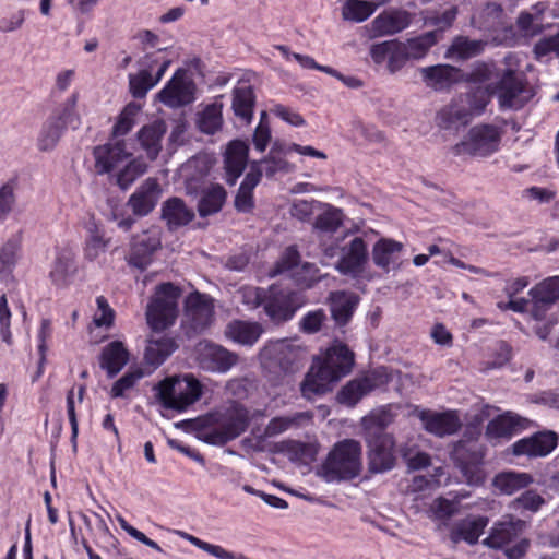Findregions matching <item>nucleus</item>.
Listing matches in <instances>:
<instances>
[{"label":"nucleus","mask_w":559,"mask_h":559,"mask_svg":"<svg viewBox=\"0 0 559 559\" xmlns=\"http://www.w3.org/2000/svg\"><path fill=\"white\" fill-rule=\"evenodd\" d=\"M354 366V353L342 343L333 344L322 360H318L301 384L302 396L311 400L331 390V385L348 374Z\"/></svg>","instance_id":"1"},{"label":"nucleus","mask_w":559,"mask_h":559,"mask_svg":"<svg viewBox=\"0 0 559 559\" xmlns=\"http://www.w3.org/2000/svg\"><path fill=\"white\" fill-rule=\"evenodd\" d=\"M205 427L199 431V439L212 445H224L242 435L249 424V411L237 403L209 414Z\"/></svg>","instance_id":"2"},{"label":"nucleus","mask_w":559,"mask_h":559,"mask_svg":"<svg viewBox=\"0 0 559 559\" xmlns=\"http://www.w3.org/2000/svg\"><path fill=\"white\" fill-rule=\"evenodd\" d=\"M366 443L368 448V469L371 474L391 471L395 465V440L384 431L386 421L382 416H371L365 419Z\"/></svg>","instance_id":"3"},{"label":"nucleus","mask_w":559,"mask_h":559,"mask_svg":"<svg viewBox=\"0 0 559 559\" xmlns=\"http://www.w3.org/2000/svg\"><path fill=\"white\" fill-rule=\"evenodd\" d=\"M362 468L361 445L354 439L337 442L322 465L326 481L349 480L357 477Z\"/></svg>","instance_id":"4"},{"label":"nucleus","mask_w":559,"mask_h":559,"mask_svg":"<svg viewBox=\"0 0 559 559\" xmlns=\"http://www.w3.org/2000/svg\"><path fill=\"white\" fill-rule=\"evenodd\" d=\"M156 397L167 409L186 411L202 395V384L191 373L162 380L155 388Z\"/></svg>","instance_id":"5"},{"label":"nucleus","mask_w":559,"mask_h":559,"mask_svg":"<svg viewBox=\"0 0 559 559\" xmlns=\"http://www.w3.org/2000/svg\"><path fill=\"white\" fill-rule=\"evenodd\" d=\"M524 525V521L512 515L503 516L492 525L483 545L491 549H503L508 559H521L528 550V539L521 538L512 546L509 545L519 538Z\"/></svg>","instance_id":"6"},{"label":"nucleus","mask_w":559,"mask_h":559,"mask_svg":"<svg viewBox=\"0 0 559 559\" xmlns=\"http://www.w3.org/2000/svg\"><path fill=\"white\" fill-rule=\"evenodd\" d=\"M181 296L179 286L167 282L155 288V294L146 308V321L154 332L171 326L178 317V300Z\"/></svg>","instance_id":"7"},{"label":"nucleus","mask_w":559,"mask_h":559,"mask_svg":"<svg viewBox=\"0 0 559 559\" xmlns=\"http://www.w3.org/2000/svg\"><path fill=\"white\" fill-rule=\"evenodd\" d=\"M305 304L306 298L300 290L272 284L266 288L264 312L272 322L278 324L289 321Z\"/></svg>","instance_id":"8"},{"label":"nucleus","mask_w":559,"mask_h":559,"mask_svg":"<svg viewBox=\"0 0 559 559\" xmlns=\"http://www.w3.org/2000/svg\"><path fill=\"white\" fill-rule=\"evenodd\" d=\"M501 131L492 124H478L469 129L465 139L452 147L455 156L471 155L487 157L498 151Z\"/></svg>","instance_id":"9"},{"label":"nucleus","mask_w":559,"mask_h":559,"mask_svg":"<svg viewBox=\"0 0 559 559\" xmlns=\"http://www.w3.org/2000/svg\"><path fill=\"white\" fill-rule=\"evenodd\" d=\"M495 92L501 109L519 110L532 97L525 75L512 69L503 71L496 84Z\"/></svg>","instance_id":"10"},{"label":"nucleus","mask_w":559,"mask_h":559,"mask_svg":"<svg viewBox=\"0 0 559 559\" xmlns=\"http://www.w3.org/2000/svg\"><path fill=\"white\" fill-rule=\"evenodd\" d=\"M195 84L187 69L179 68L158 92L157 98L169 108H180L194 100Z\"/></svg>","instance_id":"11"},{"label":"nucleus","mask_w":559,"mask_h":559,"mask_svg":"<svg viewBox=\"0 0 559 559\" xmlns=\"http://www.w3.org/2000/svg\"><path fill=\"white\" fill-rule=\"evenodd\" d=\"M160 246V231L156 227H151L132 236L130 252L127 258L129 265L144 271L151 264L153 254Z\"/></svg>","instance_id":"12"},{"label":"nucleus","mask_w":559,"mask_h":559,"mask_svg":"<svg viewBox=\"0 0 559 559\" xmlns=\"http://www.w3.org/2000/svg\"><path fill=\"white\" fill-rule=\"evenodd\" d=\"M557 444L558 435L552 430H543L515 441L512 444V453L515 456L528 459L545 457L555 450Z\"/></svg>","instance_id":"13"},{"label":"nucleus","mask_w":559,"mask_h":559,"mask_svg":"<svg viewBox=\"0 0 559 559\" xmlns=\"http://www.w3.org/2000/svg\"><path fill=\"white\" fill-rule=\"evenodd\" d=\"M197 361L199 367L211 372H227L238 361V356L214 343H200Z\"/></svg>","instance_id":"14"},{"label":"nucleus","mask_w":559,"mask_h":559,"mask_svg":"<svg viewBox=\"0 0 559 559\" xmlns=\"http://www.w3.org/2000/svg\"><path fill=\"white\" fill-rule=\"evenodd\" d=\"M531 316L536 321H544L548 310L559 300V276H550L532 287Z\"/></svg>","instance_id":"15"},{"label":"nucleus","mask_w":559,"mask_h":559,"mask_svg":"<svg viewBox=\"0 0 559 559\" xmlns=\"http://www.w3.org/2000/svg\"><path fill=\"white\" fill-rule=\"evenodd\" d=\"M412 13L405 10H385L376 16L367 27L369 38L395 35L412 23Z\"/></svg>","instance_id":"16"},{"label":"nucleus","mask_w":559,"mask_h":559,"mask_svg":"<svg viewBox=\"0 0 559 559\" xmlns=\"http://www.w3.org/2000/svg\"><path fill=\"white\" fill-rule=\"evenodd\" d=\"M367 262V245L361 237H355L342 248V255L337 261L336 270L341 274L356 278L362 274Z\"/></svg>","instance_id":"17"},{"label":"nucleus","mask_w":559,"mask_h":559,"mask_svg":"<svg viewBox=\"0 0 559 559\" xmlns=\"http://www.w3.org/2000/svg\"><path fill=\"white\" fill-rule=\"evenodd\" d=\"M452 459L467 478L468 483L478 481L479 476L474 479V469L481 463L484 452L477 440H459L452 450Z\"/></svg>","instance_id":"18"},{"label":"nucleus","mask_w":559,"mask_h":559,"mask_svg":"<svg viewBox=\"0 0 559 559\" xmlns=\"http://www.w3.org/2000/svg\"><path fill=\"white\" fill-rule=\"evenodd\" d=\"M95 169L99 175L109 174L131 156L123 141L109 142L94 147Z\"/></svg>","instance_id":"19"},{"label":"nucleus","mask_w":559,"mask_h":559,"mask_svg":"<svg viewBox=\"0 0 559 559\" xmlns=\"http://www.w3.org/2000/svg\"><path fill=\"white\" fill-rule=\"evenodd\" d=\"M404 245L391 238H381L372 247L373 264L384 273L396 271L402 266Z\"/></svg>","instance_id":"20"},{"label":"nucleus","mask_w":559,"mask_h":559,"mask_svg":"<svg viewBox=\"0 0 559 559\" xmlns=\"http://www.w3.org/2000/svg\"><path fill=\"white\" fill-rule=\"evenodd\" d=\"M421 79L427 87L435 91H445L452 85L462 82L464 72L450 64H436L420 68Z\"/></svg>","instance_id":"21"},{"label":"nucleus","mask_w":559,"mask_h":559,"mask_svg":"<svg viewBox=\"0 0 559 559\" xmlns=\"http://www.w3.org/2000/svg\"><path fill=\"white\" fill-rule=\"evenodd\" d=\"M214 316L211 299L199 292L190 294L186 299V317L195 332H201L210 325Z\"/></svg>","instance_id":"22"},{"label":"nucleus","mask_w":559,"mask_h":559,"mask_svg":"<svg viewBox=\"0 0 559 559\" xmlns=\"http://www.w3.org/2000/svg\"><path fill=\"white\" fill-rule=\"evenodd\" d=\"M160 187L155 178L145 179L130 195L128 206L136 216L148 215L156 206L160 197Z\"/></svg>","instance_id":"23"},{"label":"nucleus","mask_w":559,"mask_h":559,"mask_svg":"<svg viewBox=\"0 0 559 559\" xmlns=\"http://www.w3.org/2000/svg\"><path fill=\"white\" fill-rule=\"evenodd\" d=\"M419 419L426 431L437 437L453 435L459 431L462 424L455 411L431 412L423 411Z\"/></svg>","instance_id":"24"},{"label":"nucleus","mask_w":559,"mask_h":559,"mask_svg":"<svg viewBox=\"0 0 559 559\" xmlns=\"http://www.w3.org/2000/svg\"><path fill=\"white\" fill-rule=\"evenodd\" d=\"M249 146L246 142L234 140L229 142L224 154L225 180L234 186L242 175L248 164Z\"/></svg>","instance_id":"25"},{"label":"nucleus","mask_w":559,"mask_h":559,"mask_svg":"<svg viewBox=\"0 0 559 559\" xmlns=\"http://www.w3.org/2000/svg\"><path fill=\"white\" fill-rule=\"evenodd\" d=\"M76 270L74 251L69 247L58 248L49 272L52 284L57 287L68 286L73 280Z\"/></svg>","instance_id":"26"},{"label":"nucleus","mask_w":559,"mask_h":559,"mask_svg":"<svg viewBox=\"0 0 559 559\" xmlns=\"http://www.w3.org/2000/svg\"><path fill=\"white\" fill-rule=\"evenodd\" d=\"M381 381L377 372L366 377L354 379L344 385L337 393L340 404L355 406L365 395L380 385Z\"/></svg>","instance_id":"27"},{"label":"nucleus","mask_w":559,"mask_h":559,"mask_svg":"<svg viewBox=\"0 0 559 559\" xmlns=\"http://www.w3.org/2000/svg\"><path fill=\"white\" fill-rule=\"evenodd\" d=\"M328 301L335 324L344 326L350 321L359 304V297L352 292L336 290L330 293Z\"/></svg>","instance_id":"28"},{"label":"nucleus","mask_w":559,"mask_h":559,"mask_svg":"<svg viewBox=\"0 0 559 559\" xmlns=\"http://www.w3.org/2000/svg\"><path fill=\"white\" fill-rule=\"evenodd\" d=\"M262 171L258 163H250V168L245 176L235 197L234 205L238 212L249 213L254 207L253 190L260 183Z\"/></svg>","instance_id":"29"},{"label":"nucleus","mask_w":559,"mask_h":559,"mask_svg":"<svg viewBox=\"0 0 559 559\" xmlns=\"http://www.w3.org/2000/svg\"><path fill=\"white\" fill-rule=\"evenodd\" d=\"M231 96L234 115L245 124L251 123L257 100L253 87L248 83L239 82L233 90Z\"/></svg>","instance_id":"30"},{"label":"nucleus","mask_w":559,"mask_h":559,"mask_svg":"<svg viewBox=\"0 0 559 559\" xmlns=\"http://www.w3.org/2000/svg\"><path fill=\"white\" fill-rule=\"evenodd\" d=\"M530 420L518 414L507 412L490 420L486 432L493 438H511L513 435L526 429Z\"/></svg>","instance_id":"31"},{"label":"nucleus","mask_w":559,"mask_h":559,"mask_svg":"<svg viewBox=\"0 0 559 559\" xmlns=\"http://www.w3.org/2000/svg\"><path fill=\"white\" fill-rule=\"evenodd\" d=\"M437 120L442 129H459L472 120L471 110L459 96L438 112Z\"/></svg>","instance_id":"32"},{"label":"nucleus","mask_w":559,"mask_h":559,"mask_svg":"<svg viewBox=\"0 0 559 559\" xmlns=\"http://www.w3.org/2000/svg\"><path fill=\"white\" fill-rule=\"evenodd\" d=\"M166 131L167 127L165 121L155 120L150 124L143 126L138 132L140 145L151 160H154L158 156L162 150V140Z\"/></svg>","instance_id":"33"},{"label":"nucleus","mask_w":559,"mask_h":559,"mask_svg":"<svg viewBox=\"0 0 559 559\" xmlns=\"http://www.w3.org/2000/svg\"><path fill=\"white\" fill-rule=\"evenodd\" d=\"M162 218L169 229H176L188 225L194 218V212L187 206L183 200L173 197L163 203Z\"/></svg>","instance_id":"34"},{"label":"nucleus","mask_w":559,"mask_h":559,"mask_svg":"<svg viewBox=\"0 0 559 559\" xmlns=\"http://www.w3.org/2000/svg\"><path fill=\"white\" fill-rule=\"evenodd\" d=\"M129 353L119 341L107 344L100 354L99 366L106 370L108 378H114L127 365Z\"/></svg>","instance_id":"35"},{"label":"nucleus","mask_w":559,"mask_h":559,"mask_svg":"<svg viewBox=\"0 0 559 559\" xmlns=\"http://www.w3.org/2000/svg\"><path fill=\"white\" fill-rule=\"evenodd\" d=\"M177 344L169 336H151L144 352V361L153 369L158 368L176 350Z\"/></svg>","instance_id":"36"},{"label":"nucleus","mask_w":559,"mask_h":559,"mask_svg":"<svg viewBox=\"0 0 559 559\" xmlns=\"http://www.w3.org/2000/svg\"><path fill=\"white\" fill-rule=\"evenodd\" d=\"M211 168L212 160L206 154H198L182 165L181 174L189 193L197 189L199 182L209 175Z\"/></svg>","instance_id":"37"},{"label":"nucleus","mask_w":559,"mask_h":559,"mask_svg":"<svg viewBox=\"0 0 559 559\" xmlns=\"http://www.w3.org/2000/svg\"><path fill=\"white\" fill-rule=\"evenodd\" d=\"M487 524L488 518L486 516L463 520L451 530L450 539L453 544L464 540L469 545H474L478 542Z\"/></svg>","instance_id":"38"},{"label":"nucleus","mask_w":559,"mask_h":559,"mask_svg":"<svg viewBox=\"0 0 559 559\" xmlns=\"http://www.w3.org/2000/svg\"><path fill=\"white\" fill-rule=\"evenodd\" d=\"M263 329L258 322L234 320L225 330L226 336L235 343L252 346L261 336Z\"/></svg>","instance_id":"39"},{"label":"nucleus","mask_w":559,"mask_h":559,"mask_svg":"<svg viewBox=\"0 0 559 559\" xmlns=\"http://www.w3.org/2000/svg\"><path fill=\"white\" fill-rule=\"evenodd\" d=\"M534 481L533 476L524 472H501L492 480L493 486L503 495H513L527 488Z\"/></svg>","instance_id":"40"},{"label":"nucleus","mask_w":559,"mask_h":559,"mask_svg":"<svg viewBox=\"0 0 559 559\" xmlns=\"http://www.w3.org/2000/svg\"><path fill=\"white\" fill-rule=\"evenodd\" d=\"M485 40L456 36L445 51V57L454 60H466L480 55L486 46Z\"/></svg>","instance_id":"41"},{"label":"nucleus","mask_w":559,"mask_h":559,"mask_svg":"<svg viewBox=\"0 0 559 559\" xmlns=\"http://www.w3.org/2000/svg\"><path fill=\"white\" fill-rule=\"evenodd\" d=\"M472 24L485 32H496L503 25V9L498 3H487L472 16Z\"/></svg>","instance_id":"42"},{"label":"nucleus","mask_w":559,"mask_h":559,"mask_svg":"<svg viewBox=\"0 0 559 559\" xmlns=\"http://www.w3.org/2000/svg\"><path fill=\"white\" fill-rule=\"evenodd\" d=\"M227 192L218 183L211 185L202 191L198 203V212L201 217H206L219 212L226 201Z\"/></svg>","instance_id":"43"},{"label":"nucleus","mask_w":559,"mask_h":559,"mask_svg":"<svg viewBox=\"0 0 559 559\" xmlns=\"http://www.w3.org/2000/svg\"><path fill=\"white\" fill-rule=\"evenodd\" d=\"M160 73L152 74L141 68L136 73H130L129 80V92L135 99H143L147 93L160 82Z\"/></svg>","instance_id":"44"},{"label":"nucleus","mask_w":559,"mask_h":559,"mask_svg":"<svg viewBox=\"0 0 559 559\" xmlns=\"http://www.w3.org/2000/svg\"><path fill=\"white\" fill-rule=\"evenodd\" d=\"M223 103L215 99L214 103L205 106V108L198 114V127L201 132L206 134H214L221 130L223 126Z\"/></svg>","instance_id":"45"},{"label":"nucleus","mask_w":559,"mask_h":559,"mask_svg":"<svg viewBox=\"0 0 559 559\" xmlns=\"http://www.w3.org/2000/svg\"><path fill=\"white\" fill-rule=\"evenodd\" d=\"M79 100V94L72 93L60 106L49 116L51 120H56L63 124L67 130L68 127L76 129L80 123V116L76 112V105Z\"/></svg>","instance_id":"46"},{"label":"nucleus","mask_w":559,"mask_h":559,"mask_svg":"<svg viewBox=\"0 0 559 559\" xmlns=\"http://www.w3.org/2000/svg\"><path fill=\"white\" fill-rule=\"evenodd\" d=\"M439 41V32H426L417 37L409 38L404 43L409 59L418 60L424 58L431 47Z\"/></svg>","instance_id":"47"},{"label":"nucleus","mask_w":559,"mask_h":559,"mask_svg":"<svg viewBox=\"0 0 559 559\" xmlns=\"http://www.w3.org/2000/svg\"><path fill=\"white\" fill-rule=\"evenodd\" d=\"M309 413L299 412L287 416H277L272 418L264 428L265 438L276 437L293 427H298L302 419H310Z\"/></svg>","instance_id":"48"},{"label":"nucleus","mask_w":559,"mask_h":559,"mask_svg":"<svg viewBox=\"0 0 559 559\" xmlns=\"http://www.w3.org/2000/svg\"><path fill=\"white\" fill-rule=\"evenodd\" d=\"M66 129L63 124L48 118L41 127L37 138V147L41 152L53 150L60 141Z\"/></svg>","instance_id":"49"},{"label":"nucleus","mask_w":559,"mask_h":559,"mask_svg":"<svg viewBox=\"0 0 559 559\" xmlns=\"http://www.w3.org/2000/svg\"><path fill=\"white\" fill-rule=\"evenodd\" d=\"M21 250V240L17 237L8 239L0 249V273L11 274L19 258Z\"/></svg>","instance_id":"50"},{"label":"nucleus","mask_w":559,"mask_h":559,"mask_svg":"<svg viewBox=\"0 0 559 559\" xmlns=\"http://www.w3.org/2000/svg\"><path fill=\"white\" fill-rule=\"evenodd\" d=\"M166 48H159L154 52L146 53L139 60V64L147 72L155 74L160 73V80L171 64V59L166 55Z\"/></svg>","instance_id":"51"},{"label":"nucleus","mask_w":559,"mask_h":559,"mask_svg":"<svg viewBox=\"0 0 559 559\" xmlns=\"http://www.w3.org/2000/svg\"><path fill=\"white\" fill-rule=\"evenodd\" d=\"M374 12V4L365 0H347L342 10L344 20L364 22Z\"/></svg>","instance_id":"52"},{"label":"nucleus","mask_w":559,"mask_h":559,"mask_svg":"<svg viewBox=\"0 0 559 559\" xmlns=\"http://www.w3.org/2000/svg\"><path fill=\"white\" fill-rule=\"evenodd\" d=\"M533 53L537 61L559 58V25L554 35L544 36L535 43Z\"/></svg>","instance_id":"53"},{"label":"nucleus","mask_w":559,"mask_h":559,"mask_svg":"<svg viewBox=\"0 0 559 559\" xmlns=\"http://www.w3.org/2000/svg\"><path fill=\"white\" fill-rule=\"evenodd\" d=\"M457 16V8L452 5L443 12H428L424 17V23L427 26H435L439 32V40L442 38V33L449 29Z\"/></svg>","instance_id":"54"},{"label":"nucleus","mask_w":559,"mask_h":559,"mask_svg":"<svg viewBox=\"0 0 559 559\" xmlns=\"http://www.w3.org/2000/svg\"><path fill=\"white\" fill-rule=\"evenodd\" d=\"M343 213L341 210L329 206L326 211L319 214L314 221L313 227L322 234H333L342 225Z\"/></svg>","instance_id":"55"},{"label":"nucleus","mask_w":559,"mask_h":559,"mask_svg":"<svg viewBox=\"0 0 559 559\" xmlns=\"http://www.w3.org/2000/svg\"><path fill=\"white\" fill-rule=\"evenodd\" d=\"M147 169L146 163L141 159L127 160L124 167L117 175V185L126 190Z\"/></svg>","instance_id":"56"},{"label":"nucleus","mask_w":559,"mask_h":559,"mask_svg":"<svg viewBox=\"0 0 559 559\" xmlns=\"http://www.w3.org/2000/svg\"><path fill=\"white\" fill-rule=\"evenodd\" d=\"M16 179H10L0 187V223L8 219L16 204Z\"/></svg>","instance_id":"57"},{"label":"nucleus","mask_w":559,"mask_h":559,"mask_svg":"<svg viewBox=\"0 0 559 559\" xmlns=\"http://www.w3.org/2000/svg\"><path fill=\"white\" fill-rule=\"evenodd\" d=\"M253 163H258L262 175L265 174L269 178L273 177L277 173L288 174L294 170V165L287 162L286 158L271 153L261 160H254Z\"/></svg>","instance_id":"58"},{"label":"nucleus","mask_w":559,"mask_h":559,"mask_svg":"<svg viewBox=\"0 0 559 559\" xmlns=\"http://www.w3.org/2000/svg\"><path fill=\"white\" fill-rule=\"evenodd\" d=\"M545 503V499L537 491L528 489L515 498L512 506L515 510L536 513Z\"/></svg>","instance_id":"59"},{"label":"nucleus","mask_w":559,"mask_h":559,"mask_svg":"<svg viewBox=\"0 0 559 559\" xmlns=\"http://www.w3.org/2000/svg\"><path fill=\"white\" fill-rule=\"evenodd\" d=\"M464 104L471 110V117L478 116L484 112L488 103L489 94L486 90L477 88L474 92L460 95Z\"/></svg>","instance_id":"60"},{"label":"nucleus","mask_w":559,"mask_h":559,"mask_svg":"<svg viewBox=\"0 0 559 559\" xmlns=\"http://www.w3.org/2000/svg\"><path fill=\"white\" fill-rule=\"evenodd\" d=\"M145 373L141 369H135L124 373L119 380H117L111 388V397H123L126 392L131 390L135 383L142 379Z\"/></svg>","instance_id":"61"},{"label":"nucleus","mask_w":559,"mask_h":559,"mask_svg":"<svg viewBox=\"0 0 559 559\" xmlns=\"http://www.w3.org/2000/svg\"><path fill=\"white\" fill-rule=\"evenodd\" d=\"M109 241L110 240L105 238L97 229L91 230L84 249L86 259L91 261L97 259L100 253L107 250Z\"/></svg>","instance_id":"62"},{"label":"nucleus","mask_w":559,"mask_h":559,"mask_svg":"<svg viewBox=\"0 0 559 559\" xmlns=\"http://www.w3.org/2000/svg\"><path fill=\"white\" fill-rule=\"evenodd\" d=\"M326 320L323 309H317L307 312L299 322L300 331L307 334H314L321 330L322 324Z\"/></svg>","instance_id":"63"},{"label":"nucleus","mask_w":559,"mask_h":559,"mask_svg":"<svg viewBox=\"0 0 559 559\" xmlns=\"http://www.w3.org/2000/svg\"><path fill=\"white\" fill-rule=\"evenodd\" d=\"M411 60L403 41L395 39V46H392L388 59V70L391 73L400 71L406 62Z\"/></svg>","instance_id":"64"}]
</instances>
